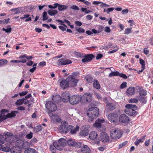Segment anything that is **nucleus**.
Wrapping results in <instances>:
<instances>
[{"label":"nucleus","instance_id":"1","mask_svg":"<svg viewBox=\"0 0 153 153\" xmlns=\"http://www.w3.org/2000/svg\"><path fill=\"white\" fill-rule=\"evenodd\" d=\"M79 76V74L78 72H74L72 74L69 76L66 79L68 82L69 86L72 87L76 86L78 81L77 79Z\"/></svg>","mask_w":153,"mask_h":153},{"label":"nucleus","instance_id":"2","mask_svg":"<svg viewBox=\"0 0 153 153\" xmlns=\"http://www.w3.org/2000/svg\"><path fill=\"white\" fill-rule=\"evenodd\" d=\"M125 107L127 108L125 110V112L126 114L134 116L137 114V112L134 110L137 108V107L135 105L127 104L126 105Z\"/></svg>","mask_w":153,"mask_h":153},{"label":"nucleus","instance_id":"3","mask_svg":"<svg viewBox=\"0 0 153 153\" xmlns=\"http://www.w3.org/2000/svg\"><path fill=\"white\" fill-rule=\"evenodd\" d=\"M99 113V109L97 107L90 108L87 111V115L92 119L97 118L98 115Z\"/></svg>","mask_w":153,"mask_h":153},{"label":"nucleus","instance_id":"4","mask_svg":"<svg viewBox=\"0 0 153 153\" xmlns=\"http://www.w3.org/2000/svg\"><path fill=\"white\" fill-rule=\"evenodd\" d=\"M3 135L5 136L8 137H5V141L10 143H12L16 141H18L17 140V136L16 135H13V134L11 132H6L3 133Z\"/></svg>","mask_w":153,"mask_h":153},{"label":"nucleus","instance_id":"5","mask_svg":"<svg viewBox=\"0 0 153 153\" xmlns=\"http://www.w3.org/2000/svg\"><path fill=\"white\" fill-rule=\"evenodd\" d=\"M72 128V126H68V123L65 121H63L61 122L59 130L61 132L66 133L68 132L70 130V129Z\"/></svg>","mask_w":153,"mask_h":153},{"label":"nucleus","instance_id":"6","mask_svg":"<svg viewBox=\"0 0 153 153\" xmlns=\"http://www.w3.org/2000/svg\"><path fill=\"white\" fill-rule=\"evenodd\" d=\"M66 140L64 138H60L58 141L54 142V144L56 146V149L59 150H62L66 144Z\"/></svg>","mask_w":153,"mask_h":153},{"label":"nucleus","instance_id":"7","mask_svg":"<svg viewBox=\"0 0 153 153\" xmlns=\"http://www.w3.org/2000/svg\"><path fill=\"white\" fill-rule=\"evenodd\" d=\"M121 136L120 130L119 129H113L111 134V137L114 139H117L120 138Z\"/></svg>","mask_w":153,"mask_h":153},{"label":"nucleus","instance_id":"8","mask_svg":"<svg viewBox=\"0 0 153 153\" xmlns=\"http://www.w3.org/2000/svg\"><path fill=\"white\" fill-rule=\"evenodd\" d=\"M45 106L47 109L51 112L55 111L57 109L56 105L52 102L50 101L46 102Z\"/></svg>","mask_w":153,"mask_h":153},{"label":"nucleus","instance_id":"9","mask_svg":"<svg viewBox=\"0 0 153 153\" xmlns=\"http://www.w3.org/2000/svg\"><path fill=\"white\" fill-rule=\"evenodd\" d=\"M82 98L80 95H74L70 98L69 101L71 104H76L81 100Z\"/></svg>","mask_w":153,"mask_h":153},{"label":"nucleus","instance_id":"10","mask_svg":"<svg viewBox=\"0 0 153 153\" xmlns=\"http://www.w3.org/2000/svg\"><path fill=\"white\" fill-rule=\"evenodd\" d=\"M72 63V61L70 59L65 58H61L59 59L57 62L58 66L64 65Z\"/></svg>","mask_w":153,"mask_h":153},{"label":"nucleus","instance_id":"11","mask_svg":"<svg viewBox=\"0 0 153 153\" xmlns=\"http://www.w3.org/2000/svg\"><path fill=\"white\" fill-rule=\"evenodd\" d=\"M82 101L83 102H90L91 101L92 96L89 93H87L81 97Z\"/></svg>","mask_w":153,"mask_h":153},{"label":"nucleus","instance_id":"12","mask_svg":"<svg viewBox=\"0 0 153 153\" xmlns=\"http://www.w3.org/2000/svg\"><path fill=\"white\" fill-rule=\"evenodd\" d=\"M84 58L82 60V62L83 63L88 62L91 61L94 56L92 54H87L83 56Z\"/></svg>","mask_w":153,"mask_h":153},{"label":"nucleus","instance_id":"13","mask_svg":"<svg viewBox=\"0 0 153 153\" xmlns=\"http://www.w3.org/2000/svg\"><path fill=\"white\" fill-rule=\"evenodd\" d=\"M117 114L116 113L109 114L108 116V119L111 122H115L117 120Z\"/></svg>","mask_w":153,"mask_h":153},{"label":"nucleus","instance_id":"14","mask_svg":"<svg viewBox=\"0 0 153 153\" xmlns=\"http://www.w3.org/2000/svg\"><path fill=\"white\" fill-rule=\"evenodd\" d=\"M100 137L101 140L103 143H105L108 141L109 137L106 133L102 132Z\"/></svg>","mask_w":153,"mask_h":153},{"label":"nucleus","instance_id":"15","mask_svg":"<svg viewBox=\"0 0 153 153\" xmlns=\"http://www.w3.org/2000/svg\"><path fill=\"white\" fill-rule=\"evenodd\" d=\"M70 95L68 92L63 93L62 95V99L64 102H67L69 100Z\"/></svg>","mask_w":153,"mask_h":153},{"label":"nucleus","instance_id":"16","mask_svg":"<svg viewBox=\"0 0 153 153\" xmlns=\"http://www.w3.org/2000/svg\"><path fill=\"white\" fill-rule=\"evenodd\" d=\"M19 142H17L16 143V146L12 147V149L10 150V151L12 153H19V146H18L17 143Z\"/></svg>","mask_w":153,"mask_h":153},{"label":"nucleus","instance_id":"17","mask_svg":"<svg viewBox=\"0 0 153 153\" xmlns=\"http://www.w3.org/2000/svg\"><path fill=\"white\" fill-rule=\"evenodd\" d=\"M119 119L121 122L124 123L128 121L129 118L125 114H123L120 116Z\"/></svg>","mask_w":153,"mask_h":153},{"label":"nucleus","instance_id":"18","mask_svg":"<svg viewBox=\"0 0 153 153\" xmlns=\"http://www.w3.org/2000/svg\"><path fill=\"white\" fill-rule=\"evenodd\" d=\"M104 120H101L98 119L97 120L95 123L94 124V127L97 128H99L101 127L102 123H104Z\"/></svg>","mask_w":153,"mask_h":153},{"label":"nucleus","instance_id":"19","mask_svg":"<svg viewBox=\"0 0 153 153\" xmlns=\"http://www.w3.org/2000/svg\"><path fill=\"white\" fill-rule=\"evenodd\" d=\"M126 93L127 94L130 95H134L135 93V88L133 87H131L127 88Z\"/></svg>","mask_w":153,"mask_h":153},{"label":"nucleus","instance_id":"20","mask_svg":"<svg viewBox=\"0 0 153 153\" xmlns=\"http://www.w3.org/2000/svg\"><path fill=\"white\" fill-rule=\"evenodd\" d=\"M60 85L61 88L65 89L69 86L68 82L67 80H63L60 82Z\"/></svg>","mask_w":153,"mask_h":153},{"label":"nucleus","instance_id":"21","mask_svg":"<svg viewBox=\"0 0 153 153\" xmlns=\"http://www.w3.org/2000/svg\"><path fill=\"white\" fill-rule=\"evenodd\" d=\"M82 153H89L90 152V149L86 145H84L81 149Z\"/></svg>","mask_w":153,"mask_h":153},{"label":"nucleus","instance_id":"22","mask_svg":"<svg viewBox=\"0 0 153 153\" xmlns=\"http://www.w3.org/2000/svg\"><path fill=\"white\" fill-rule=\"evenodd\" d=\"M98 136L97 133L94 131H92L89 134V137L91 140H94L96 139Z\"/></svg>","mask_w":153,"mask_h":153},{"label":"nucleus","instance_id":"23","mask_svg":"<svg viewBox=\"0 0 153 153\" xmlns=\"http://www.w3.org/2000/svg\"><path fill=\"white\" fill-rule=\"evenodd\" d=\"M89 131L87 129H85L80 131L79 133L80 136H87L89 134Z\"/></svg>","mask_w":153,"mask_h":153},{"label":"nucleus","instance_id":"24","mask_svg":"<svg viewBox=\"0 0 153 153\" xmlns=\"http://www.w3.org/2000/svg\"><path fill=\"white\" fill-rule=\"evenodd\" d=\"M52 100L55 102H60L61 100V98L60 95H56L55 96H53L52 98Z\"/></svg>","mask_w":153,"mask_h":153},{"label":"nucleus","instance_id":"25","mask_svg":"<svg viewBox=\"0 0 153 153\" xmlns=\"http://www.w3.org/2000/svg\"><path fill=\"white\" fill-rule=\"evenodd\" d=\"M93 86L94 88L97 89H99L100 88V86L99 82L96 79L94 80Z\"/></svg>","mask_w":153,"mask_h":153},{"label":"nucleus","instance_id":"26","mask_svg":"<svg viewBox=\"0 0 153 153\" xmlns=\"http://www.w3.org/2000/svg\"><path fill=\"white\" fill-rule=\"evenodd\" d=\"M30 15L29 14H26L24 16V17L21 18V19H23L25 22H27L31 21V18L29 17Z\"/></svg>","mask_w":153,"mask_h":153},{"label":"nucleus","instance_id":"27","mask_svg":"<svg viewBox=\"0 0 153 153\" xmlns=\"http://www.w3.org/2000/svg\"><path fill=\"white\" fill-rule=\"evenodd\" d=\"M57 7H58V9L60 11H62L66 10L68 8V6L61 5L59 4L58 5Z\"/></svg>","mask_w":153,"mask_h":153},{"label":"nucleus","instance_id":"28","mask_svg":"<svg viewBox=\"0 0 153 153\" xmlns=\"http://www.w3.org/2000/svg\"><path fill=\"white\" fill-rule=\"evenodd\" d=\"M79 129V127L78 126H76L75 128H73V126L72 128L70 129V132L71 134H74Z\"/></svg>","mask_w":153,"mask_h":153},{"label":"nucleus","instance_id":"29","mask_svg":"<svg viewBox=\"0 0 153 153\" xmlns=\"http://www.w3.org/2000/svg\"><path fill=\"white\" fill-rule=\"evenodd\" d=\"M16 111H13L10 113L7 114L5 115L7 119L8 118H11L15 117L16 116Z\"/></svg>","mask_w":153,"mask_h":153},{"label":"nucleus","instance_id":"30","mask_svg":"<svg viewBox=\"0 0 153 153\" xmlns=\"http://www.w3.org/2000/svg\"><path fill=\"white\" fill-rule=\"evenodd\" d=\"M42 129V126H38L36 127H34L33 132L37 133L40 132Z\"/></svg>","mask_w":153,"mask_h":153},{"label":"nucleus","instance_id":"31","mask_svg":"<svg viewBox=\"0 0 153 153\" xmlns=\"http://www.w3.org/2000/svg\"><path fill=\"white\" fill-rule=\"evenodd\" d=\"M48 14L51 16H53L58 13V12L56 10H49L48 11Z\"/></svg>","mask_w":153,"mask_h":153},{"label":"nucleus","instance_id":"32","mask_svg":"<svg viewBox=\"0 0 153 153\" xmlns=\"http://www.w3.org/2000/svg\"><path fill=\"white\" fill-rule=\"evenodd\" d=\"M36 150L32 148H29L25 150L24 153H36Z\"/></svg>","mask_w":153,"mask_h":153},{"label":"nucleus","instance_id":"33","mask_svg":"<svg viewBox=\"0 0 153 153\" xmlns=\"http://www.w3.org/2000/svg\"><path fill=\"white\" fill-rule=\"evenodd\" d=\"M76 141L72 139H70L67 141V143L68 145L74 146H75Z\"/></svg>","mask_w":153,"mask_h":153},{"label":"nucleus","instance_id":"34","mask_svg":"<svg viewBox=\"0 0 153 153\" xmlns=\"http://www.w3.org/2000/svg\"><path fill=\"white\" fill-rule=\"evenodd\" d=\"M26 55L25 54L24 55H20V62L24 63L26 62V59L25 58H26Z\"/></svg>","mask_w":153,"mask_h":153},{"label":"nucleus","instance_id":"35","mask_svg":"<svg viewBox=\"0 0 153 153\" xmlns=\"http://www.w3.org/2000/svg\"><path fill=\"white\" fill-rule=\"evenodd\" d=\"M146 136H143L142 137V138L139 139H137L136 141L134 143L136 145H137L140 142H143L145 140V138Z\"/></svg>","mask_w":153,"mask_h":153},{"label":"nucleus","instance_id":"36","mask_svg":"<svg viewBox=\"0 0 153 153\" xmlns=\"http://www.w3.org/2000/svg\"><path fill=\"white\" fill-rule=\"evenodd\" d=\"M85 79L87 82L91 83L92 82V78L91 75L86 76Z\"/></svg>","mask_w":153,"mask_h":153},{"label":"nucleus","instance_id":"37","mask_svg":"<svg viewBox=\"0 0 153 153\" xmlns=\"http://www.w3.org/2000/svg\"><path fill=\"white\" fill-rule=\"evenodd\" d=\"M84 145L82 142H76L75 143V146L74 147L77 148H80L82 147Z\"/></svg>","mask_w":153,"mask_h":153},{"label":"nucleus","instance_id":"38","mask_svg":"<svg viewBox=\"0 0 153 153\" xmlns=\"http://www.w3.org/2000/svg\"><path fill=\"white\" fill-rule=\"evenodd\" d=\"M107 106L110 110H113L115 108V105L114 104L110 102L108 103Z\"/></svg>","mask_w":153,"mask_h":153},{"label":"nucleus","instance_id":"39","mask_svg":"<svg viewBox=\"0 0 153 153\" xmlns=\"http://www.w3.org/2000/svg\"><path fill=\"white\" fill-rule=\"evenodd\" d=\"M29 103V101L25 99V98L20 99V105H21L23 103L27 104Z\"/></svg>","mask_w":153,"mask_h":153},{"label":"nucleus","instance_id":"40","mask_svg":"<svg viewBox=\"0 0 153 153\" xmlns=\"http://www.w3.org/2000/svg\"><path fill=\"white\" fill-rule=\"evenodd\" d=\"M138 100L140 102L143 103H146L147 102L146 98V97H139L138 98Z\"/></svg>","mask_w":153,"mask_h":153},{"label":"nucleus","instance_id":"41","mask_svg":"<svg viewBox=\"0 0 153 153\" xmlns=\"http://www.w3.org/2000/svg\"><path fill=\"white\" fill-rule=\"evenodd\" d=\"M49 115L51 117L52 120L53 122H55L56 118L57 117V115H53L52 113H49Z\"/></svg>","mask_w":153,"mask_h":153},{"label":"nucleus","instance_id":"42","mask_svg":"<svg viewBox=\"0 0 153 153\" xmlns=\"http://www.w3.org/2000/svg\"><path fill=\"white\" fill-rule=\"evenodd\" d=\"M5 141V138H4L3 135L0 134V146L3 144Z\"/></svg>","mask_w":153,"mask_h":153},{"label":"nucleus","instance_id":"43","mask_svg":"<svg viewBox=\"0 0 153 153\" xmlns=\"http://www.w3.org/2000/svg\"><path fill=\"white\" fill-rule=\"evenodd\" d=\"M42 15L43 20V21L47 20L48 18V16H47V13L45 11H44L43 12Z\"/></svg>","mask_w":153,"mask_h":153},{"label":"nucleus","instance_id":"44","mask_svg":"<svg viewBox=\"0 0 153 153\" xmlns=\"http://www.w3.org/2000/svg\"><path fill=\"white\" fill-rule=\"evenodd\" d=\"M33 133L31 131H30L29 133L27 134L25 136V137L27 139H31L33 137Z\"/></svg>","mask_w":153,"mask_h":153},{"label":"nucleus","instance_id":"45","mask_svg":"<svg viewBox=\"0 0 153 153\" xmlns=\"http://www.w3.org/2000/svg\"><path fill=\"white\" fill-rule=\"evenodd\" d=\"M7 62L6 59H0V66L7 64Z\"/></svg>","mask_w":153,"mask_h":153},{"label":"nucleus","instance_id":"46","mask_svg":"<svg viewBox=\"0 0 153 153\" xmlns=\"http://www.w3.org/2000/svg\"><path fill=\"white\" fill-rule=\"evenodd\" d=\"M50 149L51 151L53 152L52 153H56L54 152L55 151L56 149V146L54 144V142L53 143V144L51 145L50 146Z\"/></svg>","mask_w":153,"mask_h":153},{"label":"nucleus","instance_id":"47","mask_svg":"<svg viewBox=\"0 0 153 153\" xmlns=\"http://www.w3.org/2000/svg\"><path fill=\"white\" fill-rule=\"evenodd\" d=\"M10 11H12L13 14H16L18 13L19 11V9L18 8L15 9H12L10 10Z\"/></svg>","mask_w":153,"mask_h":153},{"label":"nucleus","instance_id":"48","mask_svg":"<svg viewBox=\"0 0 153 153\" xmlns=\"http://www.w3.org/2000/svg\"><path fill=\"white\" fill-rule=\"evenodd\" d=\"M147 94V91L146 90H142L140 92V95L141 96H145Z\"/></svg>","mask_w":153,"mask_h":153},{"label":"nucleus","instance_id":"49","mask_svg":"<svg viewBox=\"0 0 153 153\" xmlns=\"http://www.w3.org/2000/svg\"><path fill=\"white\" fill-rule=\"evenodd\" d=\"M140 63L142 65V68H143V69H145V61L141 59H140Z\"/></svg>","mask_w":153,"mask_h":153},{"label":"nucleus","instance_id":"50","mask_svg":"<svg viewBox=\"0 0 153 153\" xmlns=\"http://www.w3.org/2000/svg\"><path fill=\"white\" fill-rule=\"evenodd\" d=\"M130 103H137L138 102V99H137L136 98L131 99L129 100Z\"/></svg>","mask_w":153,"mask_h":153},{"label":"nucleus","instance_id":"51","mask_svg":"<svg viewBox=\"0 0 153 153\" xmlns=\"http://www.w3.org/2000/svg\"><path fill=\"white\" fill-rule=\"evenodd\" d=\"M26 128H25L24 130L21 132V134H20V136L21 135V136H25V135H26L27 134V132L26 131Z\"/></svg>","mask_w":153,"mask_h":153},{"label":"nucleus","instance_id":"52","mask_svg":"<svg viewBox=\"0 0 153 153\" xmlns=\"http://www.w3.org/2000/svg\"><path fill=\"white\" fill-rule=\"evenodd\" d=\"M7 119V117H6L5 115H2V114H0V121H2Z\"/></svg>","mask_w":153,"mask_h":153},{"label":"nucleus","instance_id":"53","mask_svg":"<svg viewBox=\"0 0 153 153\" xmlns=\"http://www.w3.org/2000/svg\"><path fill=\"white\" fill-rule=\"evenodd\" d=\"M59 5V4L58 3H55L53 4L54 6H52L51 5H49L48 6V7L52 9H55L58 6V5Z\"/></svg>","mask_w":153,"mask_h":153},{"label":"nucleus","instance_id":"54","mask_svg":"<svg viewBox=\"0 0 153 153\" xmlns=\"http://www.w3.org/2000/svg\"><path fill=\"white\" fill-rule=\"evenodd\" d=\"M70 8L75 10H79V7L76 5H73Z\"/></svg>","mask_w":153,"mask_h":153},{"label":"nucleus","instance_id":"55","mask_svg":"<svg viewBox=\"0 0 153 153\" xmlns=\"http://www.w3.org/2000/svg\"><path fill=\"white\" fill-rule=\"evenodd\" d=\"M12 29L11 28H8L5 29L4 28H2V30L5 31L7 33H10Z\"/></svg>","mask_w":153,"mask_h":153},{"label":"nucleus","instance_id":"56","mask_svg":"<svg viewBox=\"0 0 153 153\" xmlns=\"http://www.w3.org/2000/svg\"><path fill=\"white\" fill-rule=\"evenodd\" d=\"M132 28L130 27L126 29L125 30V34H128L131 33Z\"/></svg>","mask_w":153,"mask_h":153},{"label":"nucleus","instance_id":"57","mask_svg":"<svg viewBox=\"0 0 153 153\" xmlns=\"http://www.w3.org/2000/svg\"><path fill=\"white\" fill-rule=\"evenodd\" d=\"M127 87V83L126 82H123L120 85V88L123 89Z\"/></svg>","mask_w":153,"mask_h":153},{"label":"nucleus","instance_id":"58","mask_svg":"<svg viewBox=\"0 0 153 153\" xmlns=\"http://www.w3.org/2000/svg\"><path fill=\"white\" fill-rule=\"evenodd\" d=\"M106 146L105 145H104L103 146L100 147L98 148V149L100 151H103L105 149H106Z\"/></svg>","mask_w":153,"mask_h":153},{"label":"nucleus","instance_id":"59","mask_svg":"<svg viewBox=\"0 0 153 153\" xmlns=\"http://www.w3.org/2000/svg\"><path fill=\"white\" fill-rule=\"evenodd\" d=\"M76 30L79 33H83L85 32L84 30L81 27H79V28L76 29Z\"/></svg>","mask_w":153,"mask_h":153},{"label":"nucleus","instance_id":"60","mask_svg":"<svg viewBox=\"0 0 153 153\" xmlns=\"http://www.w3.org/2000/svg\"><path fill=\"white\" fill-rule=\"evenodd\" d=\"M98 30H98V32H99V33L101 32L103 30V27L102 26H99L98 27Z\"/></svg>","mask_w":153,"mask_h":153},{"label":"nucleus","instance_id":"61","mask_svg":"<svg viewBox=\"0 0 153 153\" xmlns=\"http://www.w3.org/2000/svg\"><path fill=\"white\" fill-rule=\"evenodd\" d=\"M114 9V8H108L106 10V12L108 14H109V13L111 12Z\"/></svg>","mask_w":153,"mask_h":153},{"label":"nucleus","instance_id":"62","mask_svg":"<svg viewBox=\"0 0 153 153\" xmlns=\"http://www.w3.org/2000/svg\"><path fill=\"white\" fill-rule=\"evenodd\" d=\"M106 47L107 48H113L114 46L112 45V43L111 42L108 43V44L106 45Z\"/></svg>","mask_w":153,"mask_h":153},{"label":"nucleus","instance_id":"63","mask_svg":"<svg viewBox=\"0 0 153 153\" xmlns=\"http://www.w3.org/2000/svg\"><path fill=\"white\" fill-rule=\"evenodd\" d=\"M119 76L120 77H122L124 79H126L127 78V76L126 74H123L120 73Z\"/></svg>","mask_w":153,"mask_h":153},{"label":"nucleus","instance_id":"64","mask_svg":"<svg viewBox=\"0 0 153 153\" xmlns=\"http://www.w3.org/2000/svg\"><path fill=\"white\" fill-rule=\"evenodd\" d=\"M27 91H24L20 93V96H22L26 95L27 93Z\"/></svg>","mask_w":153,"mask_h":153}]
</instances>
